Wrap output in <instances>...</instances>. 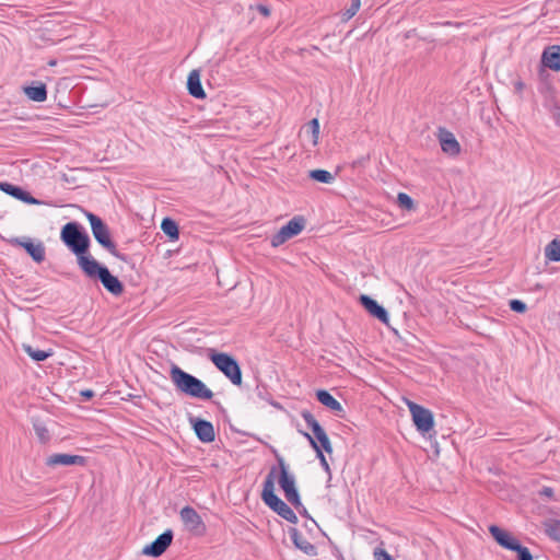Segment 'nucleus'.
Segmentation results:
<instances>
[{
	"mask_svg": "<svg viewBox=\"0 0 560 560\" xmlns=\"http://www.w3.org/2000/svg\"><path fill=\"white\" fill-rule=\"evenodd\" d=\"M60 240L77 257V264L81 270L95 259L90 254V236L79 222L71 221L66 223L61 228Z\"/></svg>",
	"mask_w": 560,
	"mask_h": 560,
	"instance_id": "1",
	"label": "nucleus"
},
{
	"mask_svg": "<svg viewBox=\"0 0 560 560\" xmlns=\"http://www.w3.org/2000/svg\"><path fill=\"white\" fill-rule=\"evenodd\" d=\"M170 377L176 389L189 397L201 400H210L213 397V392L201 380L176 364H172Z\"/></svg>",
	"mask_w": 560,
	"mask_h": 560,
	"instance_id": "2",
	"label": "nucleus"
},
{
	"mask_svg": "<svg viewBox=\"0 0 560 560\" xmlns=\"http://www.w3.org/2000/svg\"><path fill=\"white\" fill-rule=\"evenodd\" d=\"M276 476L277 468L272 466L264 481L261 500L268 508H270L279 516H281L282 518L292 524H296L299 520L293 510L275 492Z\"/></svg>",
	"mask_w": 560,
	"mask_h": 560,
	"instance_id": "3",
	"label": "nucleus"
},
{
	"mask_svg": "<svg viewBox=\"0 0 560 560\" xmlns=\"http://www.w3.org/2000/svg\"><path fill=\"white\" fill-rule=\"evenodd\" d=\"M84 214L90 222L92 234L95 241L108 253L121 261L127 262L128 257L117 250L115 242L112 240L108 225L96 214L84 210Z\"/></svg>",
	"mask_w": 560,
	"mask_h": 560,
	"instance_id": "4",
	"label": "nucleus"
},
{
	"mask_svg": "<svg viewBox=\"0 0 560 560\" xmlns=\"http://www.w3.org/2000/svg\"><path fill=\"white\" fill-rule=\"evenodd\" d=\"M85 277L92 280H100L103 287L113 295H120L124 292L122 282L110 273L108 268L96 259L81 270Z\"/></svg>",
	"mask_w": 560,
	"mask_h": 560,
	"instance_id": "5",
	"label": "nucleus"
},
{
	"mask_svg": "<svg viewBox=\"0 0 560 560\" xmlns=\"http://www.w3.org/2000/svg\"><path fill=\"white\" fill-rule=\"evenodd\" d=\"M489 533L500 547L515 551L517 560H534L529 549L523 546L520 540L508 530L499 527L498 525H490Z\"/></svg>",
	"mask_w": 560,
	"mask_h": 560,
	"instance_id": "6",
	"label": "nucleus"
},
{
	"mask_svg": "<svg viewBox=\"0 0 560 560\" xmlns=\"http://www.w3.org/2000/svg\"><path fill=\"white\" fill-rule=\"evenodd\" d=\"M209 359L214 366L232 382V384L236 386L242 384V370L237 360L233 355L211 350Z\"/></svg>",
	"mask_w": 560,
	"mask_h": 560,
	"instance_id": "7",
	"label": "nucleus"
},
{
	"mask_svg": "<svg viewBox=\"0 0 560 560\" xmlns=\"http://www.w3.org/2000/svg\"><path fill=\"white\" fill-rule=\"evenodd\" d=\"M408 408L412 417L416 429L425 434L434 427V417L430 409L424 408L413 401H408Z\"/></svg>",
	"mask_w": 560,
	"mask_h": 560,
	"instance_id": "8",
	"label": "nucleus"
},
{
	"mask_svg": "<svg viewBox=\"0 0 560 560\" xmlns=\"http://www.w3.org/2000/svg\"><path fill=\"white\" fill-rule=\"evenodd\" d=\"M305 228V219L303 217H294L285 225H283L276 234L272 235L270 243L272 247L284 244L288 240L300 234Z\"/></svg>",
	"mask_w": 560,
	"mask_h": 560,
	"instance_id": "9",
	"label": "nucleus"
},
{
	"mask_svg": "<svg viewBox=\"0 0 560 560\" xmlns=\"http://www.w3.org/2000/svg\"><path fill=\"white\" fill-rule=\"evenodd\" d=\"M180 520L183 524L185 525L186 529L195 535H203L206 532V525L202 522L200 515L197 513V511L186 505L184 506L180 512Z\"/></svg>",
	"mask_w": 560,
	"mask_h": 560,
	"instance_id": "10",
	"label": "nucleus"
},
{
	"mask_svg": "<svg viewBox=\"0 0 560 560\" xmlns=\"http://www.w3.org/2000/svg\"><path fill=\"white\" fill-rule=\"evenodd\" d=\"M271 451L276 457L278 466H275L277 468V476L279 487L282 491H285L290 489V487H295V477L292 472L289 470V466L285 463L284 458L278 453V451L275 447H271Z\"/></svg>",
	"mask_w": 560,
	"mask_h": 560,
	"instance_id": "11",
	"label": "nucleus"
},
{
	"mask_svg": "<svg viewBox=\"0 0 560 560\" xmlns=\"http://www.w3.org/2000/svg\"><path fill=\"white\" fill-rule=\"evenodd\" d=\"M173 537V530L166 529L161 535H159L151 544L147 545L142 549V553L154 558L160 557L171 546Z\"/></svg>",
	"mask_w": 560,
	"mask_h": 560,
	"instance_id": "12",
	"label": "nucleus"
},
{
	"mask_svg": "<svg viewBox=\"0 0 560 560\" xmlns=\"http://www.w3.org/2000/svg\"><path fill=\"white\" fill-rule=\"evenodd\" d=\"M10 243L23 247L35 262L40 264L45 260V246L42 242L35 243L28 237H14Z\"/></svg>",
	"mask_w": 560,
	"mask_h": 560,
	"instance_id": "13",
	"label": "nucleus"
},
{
	"mask_svg": "<svg viewBox=\"0 0 560 560\" xmlns=\"http://www.w3.org/2000/svg\"><path fill=\"white\" fill-rule=\"evenodd\" d=\"M195 434L202 443H211L215 439L213 424L205 419L198 417H189Z\"/></svg>",
	"mask_w": 560,
	"mask_h": 560,
	"instance_id": "14",
	"label": "nucleus"
},
{
	"mask_svg": "<svg viewBox=\"0 0 560 560\" xmlns=\"http://www.w3.org/2000/svg\"><path fill=\"white\" fill-rule=\"evenodd\" d=\"M359 302L373 317L377 318L383 324H388V312L378 304L376 300L366 294H361Z\"/></svg>",
	"mask_w": 560,
	"mask_h": 560,
	"instance_id": "15",
	"label": "nucleus"
},
{
	"mask_svg": "<svg viewBox=\"0 0 560 560\" xmlns=\"http://www.w3.org/2000/svg\"><path fill=\"white\" fill-rule=\"evenodd\" d=\"M86 463V459L84 456L81 455H71V454H52L46 458V466L48 467H56L58 465L61 466H84Z\"/></svg>",
	"mask_w": 560,
	"mask_h": 560,
	"instance_id": "16",
	"label": "nucleus"
},
{
	"mask_svg": "<svg viewBox=\"0 0 560 560\" xmlns=\"http://www.w3.org/2000/svg\"><path fill=\"white\" fill-rule=\"evenodd\" d=\"M0 189L12 196L13 198L21 200L27 205H38L39 200L34 198L28 191L23 189L20 186L13 185L11 183L2 182L0 183Z\"/></svg>",
	"mask_w": 560,
	"mask_h": 560,
	"instance_id": "17",
	"label": "nucleus"
},
{
	"mask_svg": "<svg viewBox=\"0 0 560 560\" xmlns=\"http://www.w3.org/2000/svg\"><path fill=\"white\" fill-rule=\"evenodd\" d=\"M439 140L441 149L444 153L451 156H455L460 152V145L456 140L455 136L445 128H440Z\"/></svg>",
	"mask_w": 560,
	"mask_h": 560,
	"instance_id": "18",
	"label": "nucleus"
},
{
	"mask_svg": "<svg viewBox=\"0 0 560 560\" xmlns=\"http://www.w3.org/2000/svg\"><path fill=\"white\" fill-rule=\"evenodd\" d=\"M540 62L542 67L560 71V45L546 47L541 54Z\"/></svg>",
	"mask_w": 560,
	"mask_h": 560,
	"instance_id": "19",
	"label": "nucleus"
},
{
	"mask_svg": "<svg viewBox=\"0 0 560 560\" xmlns=\"http://www.w3.org/2000/svg\"><path fill=\"white\" fill-rule=\"evenodd\" d=\"M289 535H290V538L293 542V545L302 550L305 555L307 556H316L317 555V549L316 547L310 542L304 536L302 533H300V530L295 527H291L289 529Z\"/></svg>",
	"mask_w": 560,
	"mask_h": 560,
	"instance_id": "20",
	"label": "nucleus"
},
{
	"mask_svg": "<svg viewBox=\"0 0 560 560\" xmlns=\"http://www.w3.org/2000/svg\"><path fill=\"white\" fill-rule=\"evenodd\" d=\"M200 70L194 69L189 72L187 78V90L188 93L198 100L206 98V92L201 84Z\"/></svg>",
	"mask_w": 560,
	"mask_h": 560,
	"instance_id": "21",
	"label": "nucleus"
},
{
	"mask_svg": "<svg viewBox=\"0 0 560 560\" xmlns=\"http://www.w3.org/2000/svg\"><path fill=\"white\" fill-rule=\"evenodd\" d=\"M23 91L31 101L42 103L47 100V88L43 82H33L32 85L24 86Z\"/></svg>",
	"mask_w": 560,
	"mask_h": 560,
	"instance_id": "22",
	"label": "nucleus"
},
{
	"mask_svg": "<svg viewBox=\"0 0 560 560\" xmlns=\"http://www.w3.org/2000/svg\"><path fill=\"white\" fill-rule=\"evenodd\" d=\"M316 398L322 405L335 411L337 415L343 411L341 404L326 389H318L316 392Z\"/></svg>",
	"mask_w": 560,
	"mask_h": 560,
	"instance_id": "23",
	"label": "nucleus"
},
{
	"mask_svg": "<svg viewBox=\"0 0 560 560\" xmlns=\"http://www.w3.org/2000/svg\"><path fill=\"white\" fill-rule=\"evenodd\" d=\"M301 416L303 420L305 421L306 425L312 430L315 438H313L315 441H317L320 436L327 434L324 428L319 424V422L316 420V418L313 416V413L308 410H303L301 412Z\"/></svg>",
	"mask_w": 560,
	"mask_h": 560,
	"instance_id": "24",
	"label": "nucleus"
},
{
	"mask_svg": "<svg viewBox=\"0 0 560 560\" xmlns=\"http://www.w3.org/2000/svg\"><path fill=\"white\" fill-rule=\"evenodd\" d=\"M163 233L170 238V241H177L179 237V228L175 220L171 218H164L161 223Z\"/></svg>",
	"mask_w": 560,
	"mask_h": 560,
	"instance_id": "25",
	"label": "nucleus"
},
{
	"mask_svg": "<svg viewBox=\"0 0 560 560\" xmlns=\"http://www.w3.org/2000/svg\"><path fill=\"white\" fill-rule=\"evenodd\" d=\"M22 349L35 362L45 361L46 359H48L49 357L52 355V351L51 350L45 351V350L35 349L34 347H32L28 343H23L22 345Z\"/></svg>",
	"mask_w": 560,
	"mask_h": 560,
	"instance_id": "26",
	"label": "nucleus"
},
{
	"mask_svg": "<svg viewBox=\"0 0 560 560\" xmlns=\"http://www.w3.org/2000/svg\"><path fill=\"white\" fill-rule=\"evenodd\" d=\"M303 435L308 440L311 446L316 452V457L319 459V463H320V466L323 467V469L330 476L331 475L330 466H329L323 451L318 446V443H316V441L313 439V436L311 434H308L307 432H303Z\"/></svg>",
	"mask_w": 560,
	"mask_h": 560,
	"instance_id": "27",
	"label": "nucleus"
},
{
	"mask_svg": "<svg viewBox=\"0 0 560 560\" xmlns=\"http://www.w3.org/2000/svg\"><path fill=\"white\" fill-rule=\"evenodd\" d=\"M545 257L550 261H560V240H552L545 247Z\"/></svg>",
	"mask_w": 560,
	"mask_h": 560,
	"instance_id": "28",
	"label": "nucleus"
},
{
	"mask_svg": "<svg viewBox=\"0 0 560 560\" xmlns=\"http://www.w3.org/2000/svg\"><path fill=\"white\" fill-rule=\"evenodd\" d=\"M311 179L323 184H331L335 179L334 175L326 170H312L308 173Z\"/></svg>",
	"mask_w": 560,
	"mask_h": 560,
	"instance_id": "29",
	"label": "nucleus"
},
{
	"mask_svg": "<svg viewBox=\"0 0 560 560\" xmlns=\"http://www.w3.org/2000/svg\"><path fill=\"white\" fill-rule=\"evenodd\" d=\"M33 429L40 443L45 444L50 440V433L48 429L39 419L33 420Z\"/></svg>",
	"mask_w": 560,
	"mask_h": 560,
	"instance_id": "30",
	"label": "nucleus"
},
{
	"mask_svg": "<svg viewBox=\"0 0 560 560\" xmlns=\"http://www.w3.org/2000/svg\"><path fill=\"white\" fill-rule=\"evenodd\" d=\"M284 498L289 503H291L298 511H300V506H302L300 493L295 487H290V489L283 491Z\"/></svg>",
	"mask_w": 560,
	"mask_h": 560,
	"instance_id": "31",
	"label": "nucleus"
},
{
	"mask_svg": "<svg viewBox=\"0 0 560 560\" xmlns=\"http://www.w3.org/2000/svg\"><path fill=\"white\" fill-rule=\"evenodd\" d=\"M546 534L555 541L560 542V521L551 520L546 523Z\"/></svg>",
	"mask_w": 560,
	"mask_h": 560,
	"instance_id": "32",
	"label": "nucleus"
},
{
	"mask_svg": "<svg viewBox=\"0 0 560 560\" xmlns=\"http://www.w3.org/2000/svg\"><path fill=\"white\" fill-rule=\"evenodd\" d=\"M361 0H351V3L348 8L341 11V21L347 22L352 19L357 12L360 10Z\"/></svg>",
	"mask_w": 560,
	"mask_h": 560,
	"instance_id": "33",
	"label": "nucleus"
},
{
	"mask_svg": "<svg viewBox=\"0 0 560 560\" xmlns=\"http://www.w3.org/2000/svg\"><path fill=\"white\" fill-rule=\"evenodd\" d=\"M397 203L398 206L401 208V209H405V210H413L415 209V201L413 199L405 194V192H399L398 196H397Z\"/></svg>",
	"mask_w": 560,
	"mask_h": 560,
	"instance_id": "34",
	"label": "nucleus"
},
{
	"mask_svg": "<svg viewBox=\"0 0 560 560\" xmlns=\"http://www.w3.org/2000/svg\"><path fill=\"white\" fill-rule=\"evenodd\" d=\"M509 306H510V308H511L513 312H515V313H520V314L525 313V312H526V310H527V305H526V303H524L523 301L517 300V299L511 300V301L509 302Z\"/></svg>",
	"mask_w": 560,
	"mask_h": 560,
	"instance_id": "35",
	"label": "nucleus"
},
{
	"mask_svg": "<svg viewBox=\"0 0 560 560\" xmlns=\"http://www.w3.org/2000/svg\"><path fill=\"white\" fill-rule=\"evenodd\" d=\"M317 442L319 443V445H318V446L320 447V450H322V451H324V452H326V453H328V454H331V453H332V446H331L330 440H329V438H328V435H327V434H325V435L320 436V438L316 441V443H317Z\"/></svg>",
	"mask_w": 560,
	"mask_h": 560,
	"instance_id": "36",
	"label": "nucleus"
},
{
	"mask_svg": "<svg viewBox=\"0 0 560 560\" xmlns=\"http://www.w3.org/2000/svg\"><path fill=\"white\" fill-rule=\"evenodd\" d=\"M308 128L312 132V136H313V143L316 144L317 143V140H318V135H319V121L317 118H313L310 122H308Z\"/></svg>",
	"mask_w": 560,
	"mask_h": 560,
	"instance_id": "37",
	"label": "nucleus"
},
{
	"mask_svg": "<svg viewBox=\"0 0 560 560\" xmlns=\"http://www.w3.org/2000/svg\"><path fill=\"white\" fill-rule=\"evenodd\" d=\"M373 555L375 560H394L393 557L383 548H375Z\"/></svg>",
	"mask_w": 560,
	"mask_h": 560,
	"instance_id": "38",
	"label": "nucleus"
},
{
	"mask_svg": "<svg viewBox=\"0 0 560 560\" xmlns=\"http://www.w3.org/2000/svg\"><path fill=\"white\" fill-rule=\"evenodd\" d=\"M539 494L541 497H545V498H548V499H552L553 495H555V491H553V489L551 487H544L540 490Z\"/></svg>",
	"mask_w": 560,
	"mask_h": 560,
	"instance_id": "39",
	"label": "nucleus"
},
{
	"mask_svg": "<svg viewBox=\"0 0 560 560\" xmlns=\"http://www.w3.org/2000/svg\"><path fill=\"white\" fill-rule=\"evenodd\" d=\"M80 395L85 399V400H90L94 397V392L92 389H84V390H81Z\"/></svg>",
	"mask_w": 560,
	"mask_h": 560,
	"instance_id": "40",
	"label": "nucleus"
},
{
	"mask_svg": "<svg viewBox=\"0 0 560 560\" xmlns=\"http://www.w3.org/2000/svg\"><path fill=\"white\" fill-rule=\"evenodd\" d=\"M258 11L265 16H268L270 14L269 8L262 4L258 5Z\"/></svg>",
	"mask_w": 560,
	"mask_h": 560,
	"instance_id": "41",
	"label": "nucleus"
},
{
	"mask_svg": "<svg viewBox=\"0 0 560 560\" xmlns=\"http://www.w3.org/2000/svg\"><path fill=\"white\" fill-rule=\"evenodd\" d=\"M514 88L517 93H522V91L525 88V84L521 80H518L514 83Z\"/></svg>",
	"mask_w": 560,
	"mask_h": 560,
	"instance_id": "42",
	"label": "nucleus"
},
{
	"mask_svg": "<svg viewBox=\"0 0 560 560\" xmlns=\"http://www.w3.org/2000/svg\"><path fill=\"white\" fill-rule=\"evenodd\" d=\"M299 513L302 514L303 516L310 517L308 512L303 504L302 506H300Z\"/></svg>",
	"mask_w": 560,
	"mask_h": 560,
	"instance_id": "43",
	"label": "nucleus"
},
{
	"mask_svg": "<svg viewBox=\"0 0 560 560\" xmlns=\"http://www.w3.org/2000/svg\"><path fill=\"white\" fill-rule=\"evenodd\" d=\"M47 65H48L49 67H55V66L57 65V60H56V59H50V60L47 62Z\"/></svg>",
	"mask_w": 560,
	"mask_h": 560,
	"instance_id": "44",
	"label": "nucleus"
},
{
	"mask_svg": "<svg viewBox=\"0 0 560 560\" xmlns=\"http://www.w3.org/2000/svg\"><path fill=\"white\" fill-rule=\"evenodd\" d=\"M555 121L558 126H560V113L555 114Z\"/></svg>",
	"mask_w": 560,
	"mask_h": 560,
	"instance_id": "45",
	"label": "nucleus"
}]
</instances>
